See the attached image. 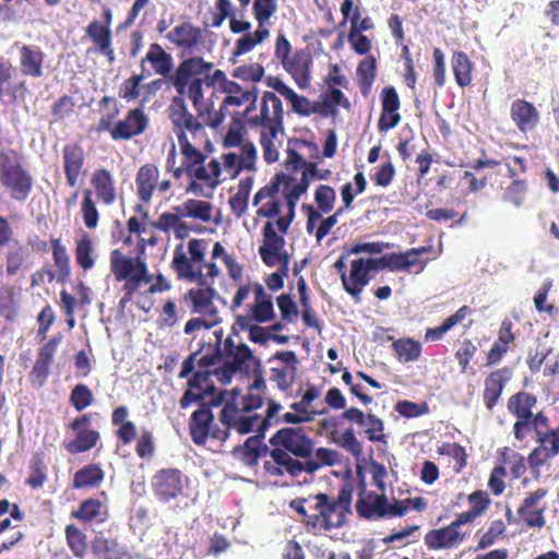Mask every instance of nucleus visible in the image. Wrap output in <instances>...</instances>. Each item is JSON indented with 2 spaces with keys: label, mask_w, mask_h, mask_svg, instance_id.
<instances>
[{
  "label": "nucleus",
  "mask_w": 559,
  "mask_h": 559,
  "mask_svg": "<svg viewBox=\"0 0 559 559\" xmlns=\"http://www.w3.org/2000/svg\"><path fill=\"white\" fill-rule=\"evenodd\" d=\"M252 186V177L249 176L240 179L236 193L229 198L228 204L236 218H240L246 214Z\"/></svg>",
  "instance_id": "09e8293b"
},
{
  "label": "nucleus",
  "mask_w": 559,
  "mask_h": 559,
  "mask_svg": "<svg viewBox=\"0 0 559 559\" xmlns=\"http://www.w3.org/2000/svg\"><path fill=\"white\" fill-rule=\"evenodd\" d=\"M223 93L226 94L222 100L223 108H239L246 105L245 110L240 112L242 114V117L255 111L259 95L257 86L252 85L251 87H243L236 81H233L231 83H226V86L223 88Z\"/></svg>",
  "instance_id": "5701e85b"
},
{
  "label": "nucleus",
  "mask_w": 559,
  "mask_h": 559,
  "mask_svg": "<svg viewBox=\"0 0 559 559\" xmlns=\"http://www.w3.org/2000/svg\"><path fill=\"white\" fill-rule=\"evenodd\" d=\"M178 144L182 162L175 170V178L180 179L186 174L191 179L188 190L192 192H199L203 187L216 188L222 182L221 162L213 158L205 165L206 154L194 146L189 138L178 140Z\"/></svg>",
  "instance_id": "20e7f679"
},
{
  "label": "nucleus",
  "mask_w": 559,
  "mask_h": 559,
  "mask_svg": "<svg viewBox=\"0 0 559 559\" xmlns=\"http://www.w3.org/2000/svg\"><path fill=\"white\" fill-rule=\"evenodd\" d=\"M356 512L365 520L390 519V501L385 495L361 490L356 501Z\"/></svg>",
  "instance_id": "a878e982"
},
{
  "label": "nucleus",
  "mask_w": 559,
  "mask_h": 559,
  "mask_svg": "<svg viewBox=\"0 0 559 559\" xmlns=\"http://www.w3.org/2000/svg\"><path fill=\"white\" fill-rule=\"evenodd\" d=\"M46 55L36 45H22L19 47L20 71L24 76L41 78Z\"/></svg>",
  "instance_id": "473e14b6"
},
{
  "label": "nucleus",
  "mask_w": 559,
  "mask_h": 559,
  "mask_svg": "<svg viewBox=\"0 0 559 559\" xmlns=\"http://www.w3.org/2000/svg\"><path fill=\"white\" fill-rule=\"evenodd\" d=\"M145 63H150L153 73L164 78L167 83L175 71L171 53L167 52L158 43H152L148 46L146 55L141 59L140 67L143 73L148 72L145 68Z\"/></svg>",
  "instance_id": "cd10ccee"
},
{
  "label": "nucleus",
  "mask_w": 559,
  "mask_h": 559,
  "mask_svg": "<svg viewBox=\"0 0 559 559\" xmlns=\"http://www.w3.org/2000/svg\"><path fill=\"white\" fill-rule=\"evenodd\" d=\"M166 39L177 48L191 51L202 43V29L191 22H182L166 34Z\"/></svg>",
  "instance_id": "72a5a7b5"
},
{
  "label": "nucleus",
  "mask_w": 559,
  "mask_h": 559,
  "mask_svg": "<svg viewBox=\"0 0 559 559\" xmlns=\"http://www.w3.org/2000/svg\"><path fill=\"white\" fill-rule=\"evenodd\" d=\"M199 350L190 354L182 361L181 370L178 374L180 379L188 378L194 371L195 365H198L199 370H213L224 360L219 341L214 346H210L207 352L197 360Z\"/></svg>",
  "instance_id": "7c9ffc66"
},
{
  "label": "nucleus",
  "mask_w": 559,
  "mask_h": 559,
  "mask_svg": "<svg viewBox=\"0 0 559 559\" xmlns=\"http://www.w3.org/2000/svg\"><path fill=\"white\" fill-rule=\"evenodd\" d=\"M219 420L225 430H236L240 435L252 432L255 427H261V416L254 413L242 412L235 403H225L221 409Z\"/></svg>",
  "instance_id": "412c9836"
},
{
  "label": "nucleus",
  "mask_w": 559,
  "mask_h": 559,
  "mask_svg": "<svg viewBox=\"0 0 559 559\" xmlns=\"http://www.w3.org/2000/svg\"><path fill=\"white\" fill-rule=\"evenodd\" d=\"M52 260L58 272V281L66 282L71 274L70 255L60 238L50 239Z\"/></svg>",
  "instance_id": "5fc2aeb1"
},
{
  "label": "nucleus",
  "mask_w": 559,
  "mask_h": 559,
  "mask_svg": "<svg viewBox=\"0 0 559 559\" xmlns=\"http://www.w3.org/2000/svg\"><path fill=\"white\" fill-rule=\"evenodd\" d=\"M188 378L187 389L179 400L180 408L186 409L192 404L207 403L209 400L216 397L217 395L223 396L225 402L227 390H218L213 380L211 379V370H197L191 373Z\"/></svg>",
  "instance_id": "2eb2a0df"
},
{
  "label": "nucleus",
  "mask_w": 559,
  "mask_h": 559,
  "mask_svg": "<svg viewBox=\"0 0 559 559\" xmlns=\"http://www.w3.org/2000/svg\"><path fill=\"white\" fill-rule=\"evenodd\" d=\"M263 243L259 248L261 260L266 266H274L277 262H282L278 272L272 273L265 280L266 286L271 290H278L284 286V276L288 273V255L282 253L285 246V238L280 236L274 224L267 221L262 229Z\"/></svg>",
  "instance_id": "9d476101"
},
{
  "label": "nucleus",
  "mask_w": 559,
  "mask_h": 559,
  "mask_svg": "<svg viewBox=\"0 0 559 559\" xmlns=\"http://www.w3.org/2000/svg\"><path fill=\"white\" fill-rule=\"evenodd\" d=\"M0 314L7 321H14L17 316L15 290L11 285H2L0 287Z\"/></svg>",
  "instance_id": "e2e57ef3"
},
{
  "label": "nucleus",
  "mask_w": 559,
  "mask_h": 559,
  "mask_svg": "<svg viewBox=\"0 0 559 559\" xmlns=\"http://www.w3.org/2000/svg\"><path fill=\"white\" fill-rule=\"evenodd\" d=\"M245 117L238 111L233 115L229 128L224 136L223 143L226 147L239 146L243 140Z\"/></svg>",
  "instance_id": "69168bd1"
},
{
  "label": "nucleus",
  "mask_w": 559,
  "mask_h": 559,
  "mask_svg": "<svg viewBox=\"0 0 559 559\" xmlns=\"http://www.w3.org/2000/svg\"><path fill=\"white\" fill-rule=\"evenodd\" d=\"M512 377L513 370L508 366L495 369L486 376L484 380L483 402L489 412L498 404Z\"/></svg>",
  "instance_id": "b1692460"
},
{
  "label": "nucleus",
  "mask_w": 559,
  "mask_h": 559,
  "mask_svg": "<svg viewBox=\"0 0 559 559\" xmlns=\"http://www.w3.org/2000/svg\"><path fill=\"white\" fill-rule=\"evenodd\" d=\"M313 445H316V443ZM340 456L336 450L324 447L316 449V447H313L312 456L306 459L304 462L301 474H312L323 466H333L338 463Z\"/></svg>",
  "instance_id": "c03bdc74"
},
{
  "label": "nucleus",
  "mask_w": 559,
  "mask_h": 559,
  "mask_svg": "<svg viewBox=\"0 0 559 559\" xmlns=\"http://www.w3.org/2000/svg\"><path fill=\"white\" fill-rule=\"evenodd\" d=\"M269 29L259 24V27L253 33H246L236 40L234 51L229 61L236 64L238 57L251 51L257 45L261 44L269 37Z\"/></svg>",
  "instance_id": "de8ad7c7"
},
{
  "label": "nucleus",
  "mask_w": 559,
  "mask_h": 559,
  "mask_svg": "<svg viewBox=\"0 0 559 559\" xmlns=\"http://www.w3.org/2000/svg\"><path fill=\"white\" fill-rule=\"evenodd\" d=\"M103 16L104 22L94 20L85 28L86 36L93 43V47L87 49V53L103 55L111 66L116 62V53L112 46V35L110 29L112 19L111 10L109 8H105Z\"/></svg>",
  "instance_id": "dca6fc26"
},
{
  "label": "nucleus",
  "mask_w": 559,
  "mask_h": 559,
  "mask_svg": "<svg viewBox=\"0 0 559 559\" xmlns=\"http://www.w3.org/2000/svg\"><path fill=\"white\" fill-rule=\"evenodd\" d=\"M510 116L521 132L533 130L540 118L534 104L522 98H518L511 104Z\"/></svg>",
  "instance_id": "c9c22d12"
},
{
  "label": "nucleus",
  "mask_w": 559,
  "mask_h": 559,
  "mask_svg": "<svg viewBox=\"0 0 559 559\" xmlns=\"http://www.w3.org/2000/svg\"><path fill=\"white\" fill-rule=\"evenodd\" d=\"M229 399H225V403H235L237 408H241L242 412L253 413L263 405V399L258 394H246L242 395L237 389H234L229 393Z\"/></svg>",
  "instance_id": "0e129e2a"
},
{
  "label": "nucleus",
  "mask_w": 559,
  "mask_h": 559,
  "mask_svg": "<svg viewBox=\"0 0 559 559\" xmlns=\"http://www.w3.org/2000/svg\"><path fill=\"white\" fill-rule=\"evenodd\" d=\"M62 169L66 183L70 188L79 186L87 174L86 152L79 142H70L62 147Z\"/></svg>",
  "instance_id": "6ab92c4d"
},
{
  "label": "nucleus",
  "mask_w": 559,
  "mask_h": 559,
  "mask_svg": "<svg viewBox=\"0 0 559 559\" xmlns=\"http://www.w3.org/2000/svg\"><path fill=\"white\" fill-rule=\"evenodd\" d=\"M548 493L546 488H537L530 492L518 509V514L528 527L543 528L546 524L545 511L546 507L538 508L542 501Z\"/></svg>",
  "instance_id": "bb28decb"
},
{
  "label": "nucleus",
  "mask_w": 559,
  "mask_h": 559,
  "mask_svg": "<svg viewBox=\"0 0 559 559\" xmlns=\"http://www.w3.org/2000/svg\"><path fill=\"white\" fill-rule=\"evenodd\" d=\"M92 415L86 413L74 418L69 428L75 432V438L69 442H64V449L71 454L87 452L96 447L100 439L97 430L91 429Z\"/></svg>",
  "instance_id": "aec40b11"
},
{
  "label": "nucleus",
  "mask_w": 559,
  "mask_h": 559,
  "mask_svg": "<svg viewBox=\"0 0 559 559\" xmlns=\"http://www.w3.org/2000/svg\"><path fill=\"white\" fill-rule=\"evenodd\" d=\"M270 381L275 383L276 388L282 391H288L297 377L299 359L293 350H278L269 359Z\"/></svg>",
  "instance_id": "f3484780"
},
{
  "label": "nucleus",
  "mask_w": 559,
  "mask_h": 559,
  "mask_svg": "<svg viewBox=\"0 0 559 559\" xmlns=\"http://www.w3.org/2000/svg\"><path fill=\"white\" fill-rule=\"evenodd\" d=\"M471 313L472 309L468 306H462L455 313L444 319L439 326L427 329L425 340L432 342L441 340L448 331L462 322Z\"/></svg>",
  "instance_id": "864d4df0"
},
{
  "label": "nucleus",
  "mask_w": 559,
  "mask_h": 559,
  "mask_svg": "<svg viewBox=\"0 0 559 559\" xmlns=\"http://www.w3.org/2000/svg\"><path fill=\"white\" fill-rule=\"evenodd\" d=\"M316 114L322 117H333L337 114V106H342L346 109L350 107L349 100L345 97L344 93L332 87L329 92L321 94V100L314 102Z\"/></svg>",
  "instance_id": "ea45409f"
},
{
  "label": "nucleus",
  "mask_w": 559,
  "mask_h": 559,
  "mask_svg": "<svg viewBox=\"0 0 559 559\" xmlns=\"http://www.w3.org/2000/svg\"><path fill=\"white\" fill-rule=\"evenodd\" d=\"M8 247L9 249L5 253V272L9 276H15L17 273L27 269L29 251L19 240H14L13 243Z\"/></svg>",
  "instance_id": "a18cd8bd"
},
{
  "label": "nucleus",
  "mask_w": 559,
  "mask_h": 559,
  "mask_svg": "<svg viewBox=\"0 0 559 559\" xmlns=\"http://www.w3.org/2000/svg\"><path fill=\"white\" fill-rule=\"evenodd\" d=\"M509 414L515 419L512 432L515 440L523 442L534 435L538 445L527 456V462L536 477L540 468L559 454V427L551 429L550 419L544 409H538V397L521 390L507 402Z\"/></svg>",
  "instance_id": "f257e3e1"
},
{
  "label": "nucleus",
  "mask_w": 559,
  "mask_h": 559,
  "mask_svg": "<svg viewBox=\"0 0 559 559\" xmlns=\"http://www.w3.org/2000/svg\"><path fill=\"white\" fill-rule=\"evenodd\" d=\"M271 449L263 444L262 440L258 436L249 437L245 443L236 450V453L240 455L241 461L248 466H255L259 459L266 456L270 459Z\"/></svg>",
  "instance_id": "37998d69"
},
{
  "label": "nucleus",
  "mask_w": 559,
  "mask_h": 559,
  "mask_svg": "<svg viewBox=\"0 0 559 559\" xmlns=\"http://www.w3.org/2000/svg\"><path fill=\"white\" fill-rule=\"evenodd\" d=\"M221 405H224L222 394L209 400L207 403L199 404V408L192 413L188 427L190 437L195 444H204L210 436L217 440L227 438V431L212 428L214 420L212 408Z\"/></svg>",
  "instance_id": "4468645a"
},
{
  "label": "nucleus",
  "mask_w": 559,
  "mask_h": 559,
  "mask_svg": "<svg viewBox=\"0 0 559 559\" xmlns=\"http://www.w3.org/2000/svg\"><path fill=\"white\" fill-rule=\"evenodd\" d=\"M451 68L456 84L464 88L472 84L475 64L464 51H454L451 57Z\"/></svg>",
  "instance_id": "79ce46f5"
},
{
  "label": "nucleus",
  "mask_w": 559,
  "mask_h": 559,
  "mask_svg": "<svg viewBox=\"0 0 559 559\" xmlns=\"http://www.w3.org/2000/svg\"><path fill=\"white\" fill-rule=\"evenodd\" d=\"M14 69L10 62L0 61V102L16 98V84L12 82Z\"/></svg>",
  "instance_id": "052dcab7"
},
{
  "label": "nucleus",
  "mask_w": 559,
  "mask_h": 559,
  "mask_svg": "<svg viewBox=\"0 0 559 559\" xmlns=\"http://www.w3.org/2000/svg\"><path fill=\"white\" fill-rule=\"evenodd\" d=\"M159 179V169L155 164H144L135 175L138 198L145 204L150 203Z\"/></svg>",
  "instance_id": "e433bc0d"
},
{
  "label": "nucleus",
  "mask_w": 559,
  "mask_h": 559,
  "mask_svg": "<svg viewBox=\"0 0 559 559\" xmlns=\"http://www.w3.org/2000/svg\"><path fill=\"white\" fill-rule=\"evenodd\" d=\"M66 542L74 557L83 559L87 552V536L76 525L68 524L64 528Z\"/></svg>",
  "instance_id": "4d7b16f0"
},
{
  "label": "nucleus",
  "mask_w": 559,
  "mask_h": 559,
  "mask_svg": "<svg viewBox=\"0 0 559 559\" xmlns=\"http://www.w3.org/2000/svg\"><path fill=\"white\" fill-rule=\"evenodd\" d=\"M151 75L152 72H141L140 74H133L127 80H124L119 87V97L128 102L136 99L140 96L141 82Z\"/></svg>",
  "instance_id": "338daca9"
},
{
  "label": "nucleus",
  "mask_w": 559,
  "mask_h": 559,
  "mask_svg": "<svg viewBox=\"0 0 559 559\" xmlns=\"http://www.w3.org/2000/svg\"><path fill=\"white\" fill-rule=\"evenodd\" d=\"M92 189L83 191L81 203V214L84 225L88 229H94L99 221V213L93 200V193L103 205L110 206L116 202L117 188L112 174L104 167L95 169L91 175Z\"/></svg>",
  "instance_id": "6e6552de"
},
{
  "label": "nucleus",
  "mask_w": 559,
  "mask_h": 559,
  "mask_svg": "<svg viewBox=\"0 0 559 559\" xmlns=\"http://www.w3.org/2000/svg\"><path fill=\"white\" fill-rule=\"evenodd\" d=\"M353 486L345 484L335 498L324 492L296 498L289 507L300 516L305 530L312 535H322L343 527L352 513Z\"/></svg>",
  "instance_id": "f03ea898"
},
{
  "label": "nucleus",
  "mask_w": 559,
  "mask_h": 559,
  "mask_svg": "<svg viewBox=\"0 0 559 559\" xmlns=\"http://www.w3.org/2000/svg\"><path fill=\"white\" fill-rule=\"evenodd\" d=\"M105 474L96 463H90L75 472L72 480V488L87 489L96 488L104 480Z\"/></svg>",
  "instance_id": "49530a36"
},
{
  "label": "nucleus",
  "mask_w": 559,
  "mask_h": 559,
  "mask_svg": "<svg viewBox=\"0 0 559 559\" xmlns=\"http://www.w3.org/2000/svg\"><path fill=\"white\" fill-rule=\"evenodd\" d=\"M150 119L143 108L130 109L123 119L116 122L114 141H129L143 134L148 128Z\"/></svg>",
  "instance_id": "393cba45"
},
{
  "label": "nucleus",
  "mask_w": 559,
  "mask_h": 559,
  "mask_svg": "<svg viewBox=\"0 0 559 559\" xmlns=\"http://www.w3.org/2000/svg\"><path fill=\"white\" fill-rule=\"evenodd\" d=\"M466 534L456 530L451 523L440 528L428 531L424 543L429 550L453 549L465 540Z\"/></svg>",
  "instance_id": "c756f323"
},
{
  "label": "nucleus",
  "mask_w": 559,
  "mask_h": 559,
  "mask_svg": "<svg viewBox=\"0 0 559 559\" xmlns=\"http://www.w3.org/2000/svg\"><path fill=\"white\" fill-rule=\"evenodd\" d=\"M71 518L83 523H103L107 518L105 504L97 498L83 500L76 510L71 512Z\"/></svg>",
  "instance_id": "58836bf2"
},
{
  "label": "nucleus",
  "mask_w": 559,
  "mask_h": 559,
  "mask_svg": "<svg viewBox=\"0 0 559 559\" xmlns=\"http://www.w3.org/2000/svg\"><path fill=\"white\" fill-rule=\"evenodd\" d=\"M217 292L212 285H199L190 288L183 295V301L190 306L191 313H198L207 319H218V310L214 304Z\"/></svg>",
  "instance_id": "4be33fe9"
},
{
  "label": "nucleus",
  "mask_w": 559,
  "mask_h": 559,
  "mask_svg": "<svg viewBox=\"0 0 559 559\" xmlns=\"http://www.w3.org/2000/svg\"><path fill=\"white\" fill-rule=\"evenodd\" d=\"M109 266L115 281L123 282V296L119 300V308L123 310L141 285L151 283L153 276L148 274L145 261L139 257L126 255L120 249L110 252Z\"/></svg>",
  "instance_id": "0eeeda50"
},
{
  "label": "nucleus",
  "mask_w": 559,
  "mask_h": 559,
  "mask_svg": "<svg viewBox=\"0 0 559 559\" xmlns=\"http://www.w3.org/2000/svg\"><path fill=\"white\" fill-rule=\"evenodd\" d=\"M250 128L277 136L284 131V109L281 98L274 92H264L259 102V111L245 117Z\"/></svg>",
  "instance_id": "9b49d317"
},
{
  "label": "nucleus",
  "mask_w": 559,
  "mask_h": 559,
  "mask_svg": "<svg viewBox=\"0 0 559 559\" xmlns=\"http://www.w3.org/2000/svg\"><path fill=\"white\" fill-rule=\"evenodd\" d=\"M428 247L412 248L405 252H393L386 253L385 263L386 269L392 272H403L409 270L412 266L418 263V257L423 253L428 252Z\"/></svg>",
  "instance_id": "a19ab883"
},
{
  "label": "nucleus",
  "mask_w": 559,
  "mask_h": 559,
  "mask_svg": "<svg viewBox=\"0 0 559 559\" xmlns=\"http://www.w3.org/2000/svg\"><path fill=\"white\" fill-rule=\"evenodd\" d=\"M94 251L92 238L87 234H83L75 243L74 254L76 264L85 272L92 270L95 265Z\"/></svg>",
  "instance_id": "6e6d98bb"
},
{
  "label": "nucleus",
  "mask_w": 559,
  "mask_h": 559,
  "mask_svg": "<svg viewBox=\"0 0 559 559\" xmlns=\"http://www.w3.org/2000/svg\"><path fill=\"white\" fill-rule=\"evenodd\" d=\"M206 241L204 239H190L188 241V253L178 245L174 250L171 269L178 280L198 285H214L215 278L219 275V269L215 262L205 263Z\"/></svg>",
  "instance_id": "39448f33"
},
{
  "label": "nucleus",
  "mask_w": 559,
  "mask_h": 559,
  "mask_svg": "<svg viewBox=\"0 0 559 559\" xmlns=\"http://www.w3.org/2000/svg\"><path fill=\"white\" fill-rule=\"evenodd\" d=\"M201 109V115H199V111H195L197 114L194 115L189 110L185 97L174 96L170 99L167 116L171 123V131L177 140L188 139V133L195 138L204 132V123L201 121L206 112L204 102Z\"/></svg>",
  "instance_id": "f8f14e48"
},
{
  "label": "nucleus",
  "mask_w": 559,
  "mask_h": 559,
  "mask_svg": "<svg viewBox=\"0 0 559 559\" xmlns=\"http://www.w3.org/2000/svg\"><path fill=\"white\" fill-rule=\"evenodd\" d=\"M213 206L210 202L197 199H188L181 205L176 206L175 211L182 217L199 219L209 223L212 218Z\"/></svg>",
  "instance_id": "8fccbe9b"
},
{
  "label": "nucleus",
  "mask_w": 559,
  "mask_h": 559,
  "mask_svg": "<svg viewBox=\"0 0 559 559\" xmlns=\"http://www.w3.org/2000/svg\"><path fill=\"white\" fill-rule=\"evenodd\" d=\"M249 317H237L235 324L241 331L249 332V340L253 343L264 345L271 338V333L263 326L254 324Z\"/></svg>",
  "instance_id": "680f3d73"
},
{
  "label": "nucleus",
  "mask_w": 559,
  "mask_h": 559,
  "mask_svg": "<svg viewBox=\"0 0 559 559\" xmlns=\"http://www.w3.org/2000/svg\"><path fill=\"white\" fill-rule=\"evenodd\" d=\"M282 66L300 90L309 87L312 56L308 49L296 50Z\"/></svg>",
  "instance_id": "c85d7f7f"
},
{
  "label": "nucleus",
  "mask_w": 559,
  "mask_h": 559,
  "mask_svg": "<svg viewBox=\"0 0 559 559\" xmlns=\"http://www.w3.org/2000/svg\"><path fill=\"white\" fill-rule=\"evenodd\" d=\"M372 276L369 274L362 258L355 259L350 262V271L343 274V288L352 296L356 304L361 300V292L369 284Z\"/></svg>",
  "instance_id": "2f4dec72"
},
{
  "label": "nucleus",
  "mask_w": 559,
  "mask_h": 559,
  "mask_svg": "<svg viewBox=\"0 0 559 559\" xmlns=\"http://www.w3.org/2000/svg\"><path fill=\"white\" fill-rule=\"evenodd\" d=\"M270 459L263 462L266 475L298 477L306 459L312 456L313 438L302 427H284L270 439Z\"/></svg>",
  "instance_id": "7ed1b4c3"
},
{
  "label": "nucleus",
  "mask_w": 559,
  "mask_h": 559,
  "mask_svg": "<svg viewBox=\"0 0 559 559\" xmlns=\"http://www.w3.org/2000/svg\"><path fill=\"white\" fill-rule=\"evenodd\" d=\"M320 396L321 388L314 384H308L301 399L290 404L289 407L293 412L283 414L281 420L286 424L300 425L312 423L317 416L328 414V408L314 409L311 407V404Z\"/></svg>",
  "instance_id": "a211bd4d"
},
{
  "label": "nucleus",
  "mask_w": 559,
  "mask_h": 559,
  "mask_svg": "<svg viewBox=\"0 0 559 559\" xmlns=\"http://www.w3.org/2000/svg\"><path fill=\"white\" fill-rule=\"evenodd\" d=\"M189 478L177 467L157 469L151 478L154 498L160 503H169L185 497Z\"/></svg>",
  "instance_id": "ddd939ff"
},
{
  "label": "nucleus",
  "mask_w": 559,
  "mask_h": 559,
  "mask_svg": "<svg viewBox=\"0 0 559 559\" xmlns=\"http://www.w3.org/2000/svg\"><path fill=\"white\" fill-rule=\"evenodd\" d=\"M213 69V62L205 61L199 56H191L182 59L169 78L168 84L177 92L176 96H186L191 102L194 110L199 111V115L202 114L206 71Z\"/></svg>",
  "instance_id": "423d86ee"
},
{
  "label": "nucleus",
  "mask_w": 559,
  "mask_h": 559,
  "mask_svg": "<svg viewBox=\"0 0 559 559\" xmlns=\"http://www.w3.org/2000/svg\"><path fill=\"white\" fill-rule=\"evenodd\" d=\"M356 73L361 94L368 96L377 75L376 58L371 55L364 58L358 63Z\"/></svg>",
  "instance_id": "603ef678"
},
{
  "label": "nucleus",
  "mask_w": 559,
  "mask_h": 559,
  "mask_svg": "<svg viewBox=\"0 0 559 559\" xmlns=\"http://www.w3.org/2000/svg\"><path fill=\"white\" fill-rule=\"evenodd\" d=\"M128 417L129 409L124 405L116 407L111 413V424L115 427H118L116 430V437L123 445L131 444L135 440L138 433L135 424L132 420H129Z\"/></svg>",
  "instance_id": "4c0bfd02"
},
{
  "label": "nucleus",
  "mask_w": 559,
  "mask_h": 559,
  "mask_svg": "<svg viewBox=\"0 0 559 559\" xmlns=\"http://www.w3.org/2000/svg\"><path fill=\"white\" fill-rule=\"evenodd\" d=\"M47 478V465L45 464L41 455L35 454L29 463L28 477L26 478L25 484L32 489L37 490L43 488Z\"/></svg>",
  "instance_id": "bf43d9fd"
},
{
  "label": "nucleus",
  "mask_w": 559,
  "mask_h": 559,
  "mask_svg": "<svg viewBox=\"0 0 559 559\" xmlns=\"http://www.w3.org/2000/svg\"><path fill=\"white\" fill-rule=\"evenodd\" d=\"M33 177L23 167L21 155L14 148L0 151V183L10 197L19 202L25 201L33 189Z\"/></svg>",
  "instance_id": "1a4fd4ad"
},
{
  "label": "nucleus",
  "mask_w": 559,
  "mask_h": 559,
  "mask_svg": "<svg viewBox=\"0 0 559 559\" xmlns=\"http://www.w3.org/2000/svg\"><path fill=\"white\" fill-rule=\"evenodd\" d=\"M392 347L400 361L411 362L417 360L421 355V345L411 337H403L393 341Z\"/></svg>",
  "instance_id": "13d9d810"
},
{
  "label": "nucleus",
  "mask_w": 559,
  "mask_h": 559,
  "mask_svg": "<svg viewBox=\"0 0 559 559\" xmlns=\"http://www.w3.org/2000/svg\"><path fill=\"white\" fill-rule=\"evenodd\" d=\"M98 559H132L130 551L115 538H100L94 545Z\"/></svg>",
  "instance_id": "3c124183"
},
{
  "label": "nucleus",
  "mask_w": 559,
  "mask_h": 559,
  "mask_svg": "<svg viewBox=\"0 0 559 559\" xmlns=\"http://www.w3.org/2000/svg\"><path fill=\"white\" fill-rule=\"evenodd\" d=\"M223 358L226 362L235 367L239 372H248L255 358L246 344H235L228 336L224 342Z\"/></svg>",
  "instance_id": "f704fd0d"
},
{
  "label": "nucleus",
  "mask_w": 559,
  "mask_h": 559,
  "mask_svg": "<svg viewBox=\"0 0 559 559\" xmlns=\"http://www.w3.org/2000/svg\"><path fill=\"white\" fill-rule=\"evenodd\" d=\"M440 455H448L455 460V472L460 473L467 465V453L464 447L453 442H443L437 448Z\"/></svg>",
  "instance_id": "774afa93"
}]
</instances>
